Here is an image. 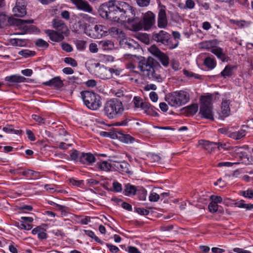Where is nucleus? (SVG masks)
I'll list each match as a JSON object with an SVG mask.
<instances>
[{
  "mask_svg": "<svg viewBox=\"0 0 253 253\" xmlns=\"http://www.w3.org/2000/svg\"><path fill=\"white\" fill-rule=\"evenodd\" d=\"M100 16L117 22H129L135 13L132 7L125 1H109L101 4L99 9Z\"/></svg>",
  "mask_w": 253,
  "mask_h": 253,
  "instance_id": "obj_1",
  "label": "nucleus"
},
{
  "mask_svg": "<svg viewBox=\"0 0 253 253\" xmlns=\"http://www.w3.org/2000/svg\"><path fill=\"white\" fill-rule=\"evenodd\" d=\"M125 108L122 101L117 98H111L104 103L102 112L108 119L112 120L121 116Z\"/></svg>",
  "mask_w": 253,
  "mask_h": 253,
  "instance_id": "obj_2",
  "label": "nucleus"
},
{
  "mask_svg": "<svg viewBox=\"0 0 253 253\" xmlns=\"http://www.w3.org/2000/svg\"><path fill=\"white\" fill-rule=\"evenodd\" d=\"M81 94L84 104L89 109L97 110L102 106L101 98L99 94L88 90L82 91Z\"/></svg>",
  "mask_w": 253,
  "mask_h": 253,
  "instance_id": "obj_3",
  "label": "nucleus"
},
{
  "mask_svg": "<svg viewBox=\"0 0 253 253\" xmlns=\"http://www.w3.org/2000/svg\"><path fill=\"white\" fill-rule=\"evenodd\" d=\"M212 95L209 93L201 97V103L199 112L202 118L212 121L214 119L212 112Z\"/></svg>",
  "mask_w": 253,
  "mask_h": 253,
  "instance_id": "obj_4",
  "label": "nucleus"
},
{
  "mask_svg": "<svg viewBox=\"0 0 253 253\" xmlns=\"http://www.w3.org/2000/svg\"><path fill=\"white\" fill-rule=\"evenodd\" d=\"M189 98L185 91H174L166 95L165 100L172 107H178L186 104Z\"/></svg>",
  "mask_w": 253,
  "mask_h": 253,
  "instance_id": "obj_5",
  "label": "nucleus"
},
{
  "mask_svg": "<svg viewBox=\"0 0 253 253\" xmlns=\"http://www.w3.org/2000/svg\"><path fill=\"white\" fill-rule=\"evenodd\" d=\"M71 159L82 164L91 165L96 161L95 156L91 153L81 152L73 149L70 154Z\"/></svg>",
  "mask_w": 253,
  "mask_h": 253,
  "instance_id": "obj_6",
  "label": "nucleus"
},
{
  "mask_svg": "<svg viewBox=\"0 0 253 253\" xmlns=\"http://www.w3.org/2000/svg\"><path fill=\"white\" fill-rule=\"evenodd\" d=\"M154 59L151 57L145 58L141 57L140 59L138 67L142 75L146 78L151 79L154 77Z\"/></svg>",
  "mask_w": 253,
  "mask_h": 253,
  "instance_id": "obj_7",
  "label": "nucleus"
},
{
  "mask_svg": "<svg viewBox=\"0 0 253 253\" xmlns=\"http://www.w3.org/2000/svg\"><path fill=\"white\" fill-rule=\"evenodd\" d=\"M170 36L167 32L161 30L158 33H154L152 35V39L157 42L168 45L169 48H175L177 46L178 43L176 42L174 45L169 44Z\"/></svg>",
  "mask_w": 253,
  "mask_h": 253,
  "instance_id": "obj_8",
  "label": "nucleus"
},
{
  "mask_svg": "<svg viewBox=\"0 0 253 253\" xmlns=\"http://www.w3.org/2000/svg\"><path fill=\"white\" fill-rule=\"evenodd\" d=\"M155 23V15L151 11H148L145 13L143 17L142 25L139 24L135 30H140L143 28L145 30H148L151 28V27Z\"/></svg>",
  "mask_w": 253,
  "mask_h": 253,
  "instance_id": "obj_9",
  "label": "nucleus"
},
{
  "mask_svg": "<svg viewBox=\"0 0 253 253\" xmlns=\"http://www.w3.org/2000/svg\"><path fill=\"white\" fill-rule=\"evenodd\" d=\"M205 48L208 49L222 62H227L228 61V57L223 52V49L219 46L213 45L212 42H206Z\"/></svg>",
  "mask_w": 253,
  "mask_h": 253,
  "instance_id": "obj_10",
  "label": "nucleus"
},
{
  "mask_svg": "<svg viewBox=\"0 0 253 253\" xmlns=\"http://www.w3.org/2000/svg\"><path fill=\"white\" fill-rule=\"evenodd\" d=\"M168 25V20L166 14V7L163 5H159V13L158 18V26L160 28H165Z\"/></svg>",
  "mask_w": 253,
  "mask_h": 253,
  "instance_id": "obj_11",
  "label": "nucleus"
},
{
  "mask_svg": "<svg viewBox=\"0 0 253 253\" xmlns=\"http://www.w3.org/2000/svg\"><path fill=\"white\" fill-rule=\"evenodd\" d=\"M53 27L58 32L65 36H67L69 32L68 27L61 19H54L52 22Z\"/></svg>",
  "mask_w": 253,
  "mask_h": 253,
  "instance_id": "obj_12",
  "label": "nucleus"
},
{
  "mask_svg": "<svg viewBox=\"0 0 253 253\" xmlns=\"http://www.w3.org/2000/svg\"><path fill=\"white\" fill-rule=\"evenodd\" d=\"M26 2L24 0H17L16 5L13 8L14 15L23 17L26 14Z\"/></svg>",
  "mask_w": 253,
  "mask_h": 253,
  "instance_id": "obj_13",
  "label": "nucleus"
},
{
  "mask_svg": "<svg viewBox=\"0 0 253 253\" xmlns=\"http://www.w3.org/2000/svg\"><path fill=\"white\" fill-rule=\"evenodd\" d=\"M113 167H114L116 170H118L122 174L131 173V171L129 170L130 165L126 161L115 162L113 164Z\"/></svg>",
  "mask_w": 253,
  "mask_h": 253,
  "instance_id": "obj_14",
  "label": "nucleus"
},
{
  "mask_svg": "<svg viewBox=\"0 0 253 253\" xmlns=\"http://www.w3.org/2000/svg\"><path fill=\"white\" fill-rule=\"evenodd\" d=\"M71 1L78 9L90 13H92L93 9L87 2L83 0H71Z\"/></svg>",
  "mask_w": 253,
  "mask_h": 253,
  "instance_id": "obj_15",
  "label": "nucleus"
},
{
  "mask_svg": "<svg viewBox=\"0 0 253 253\" xmlns=\"http://www.w3.org/2000/svg\"><path fill=\"white\" fill-rule=\"evenodd\" d=\"M45 33L51 41L55 42H60L63 41L65 36L58 32L52 30H46Z\"/></svg>",
  "mask_w": 253,
  "mask_h": 253,
  "instance_id": "obj_16",
  "label": "nucleus"
},
{
  "mask_svg": "<svg viewBox=\"0 0 253 253\" xmlns=\"http://www.w3.org/2000/svg\"><path fill=\"white\" fill-rule=\"evenodd\" d=\"M63 80H48L42 83L44 85L48 86L52 89H60L64 85Z\"/></svg>",
  "mask_w": 253,
  "mask_h": 253,
  "instance_id": "obj_17",
  "label": "nucleus"
},
{
  "mask_svg": "<svg viewBox=\"0 0 253 253\" xmlns=\"http://www.w3.org/2000/svg\"><path fill=\"white\" fill-rule=\"evenodd\" d=\"M22 175L27 178L32 179H38L41 177V172L30 169L23 170Z\"/></svg>",
  "mask_w": 253,
  "mask_h": 253,
  "instance_id": "obj_18",
  "label": "nucleus"
},
{
  "mask_svg": "<svg viewBox=\"0 0 253 253\" xmlns=\"http://www.w3.org/2000/svg\"><path fill=\"white\" fill-rule=\"evenodd\" d=\"M230 101L229 100L223 99L222 100L221 105V117H227L229 116L230 113Z\"/></svg>",
  "mask_w": 253,
  "mask_h": 253,
  "instance_id": "obj_19",
  "label": "nucleus"
},
{
  "mask_svg": "<svg viewBox=\"0 0 253 253\" xmlns=\"http://www.w3.org/2000/svg\"><path fill=\"white\" fill-rule=\"evenodd\" d=\"M132 102L135 108H141L143 110L147 108L149 105L148 102H143L141 98L139 96H135Z\"/></svg>",
  "mask_w": 253,
  "mask_h": 253,
  "instance_id": "obj_20",
  "label": "nucleus"
},
{
  "mask_svg": "<svg viewBox=\"0 0 253 253\" xmlns=\"http://www.w3.org/2000/svg\"><path fill=\"white\" fill-rule=\"evenodd\" d=\"M117 137L121 141L126 144L133 143L135 140V138L130 135L121 132H119Z\"/></svg>",
  "mask_w": 253,
  "mask_h": 253,
  "instance_id": "obj_21",
  "label": "nucleus"
},
{
  "mask_svg": "<svg viewBox=\"0 0 253 253\" xmlns=\"http://www.w3.org/2000/svg\"><path fill=\"white\" fill-rule=\"evenodd\" d=\"M136 187L134 185H131L130 183H127L125 185L124 194L127 196H131L134 195L137 193Z\"/></svg>",
  "mask_w": 253,
  "mask_h": 253,
  "instance_id": "obj_22",
  "label": "nucleus"
},
{
  "mask_svg": "<svg viewBox=\"0 0 253 253\" xmlns=\"http://www.w3.org/2000/svg\"><path fill=\"white\" fill-rule=\"evenodd\" d=\"M246 135L245 130L241 129L235 132H231L228 134V137L235 140H239L244 137Z\"/></svg>",
  "mask_w": 253,
  "mask_h": 253,
  "instance_id": "obj_23",
  "label": "nucleus"
},
{
  "mask_svg": "<svg viewBox=\"0 0 253 253\" xmlns=\"http://www.w3.org/2000/svg\"><path fill=\"white\" fill-rule=\"evenodd\" d=\"M123 42L124 47L130 49H135L139 47V44L132 39H126L123 41Z\"/></svg>",
  "mask_w": 253,
  "mask_h": 253,
  "instance_id": "obj_24",
  "label": "nucleus"
},
{
  "mask_svg": "<svg viewBox=\"0 0 253 253\" xmlns=\"http://www.w3.org/2000/svg\"><path fill=\"white\" fill-rule=\"evenodd\" d=\"M99 45L104 50H110L114 47V43L110 40H103L100 41Z\"/></svg>",
  "mask_w": 253,
  "mask_h": 253,
  "instance_id": "obj_25",
  "label": "nucleus"
},
{
  "mask_svg": "<svg viewBox=\"0 0 253 253\" xmlns=\"http://www.w3.org/2000/svg\"><path fill=\"white\" fill-rule=\"evenodd\" d=\"M97 167L101 170L108 171L111 169V168L113 167V165H112L107 161H103L97 162Z\"/></svg>",
  "mask_w": 253,
  "mask_h": 253,
  "instance_id": "obj_26",
  "label": "nucleus"
},
{
  "mask_svg": "<svg viewBox=\"0 0 253 253\" xmlns=\"http://www.w3.org/2000/svg\"><path fill=\"white\" fill-rule=\"evenodd\" d=\"M9 42L11 45L16 46H25L27 43L26 40L19 39H11Z\"/></svg>",
  "mask_w": 253,
  "mask_h": 253,
  "instance_id": "obj_27",
  "label": "nucleus"
},
{
  "mask_svg": "<svg viewBox=\"0 0 253 253\" xmlns=\"http://www.w3.org/2000/svg\"><path fill=\"white\" fill-rule=\"evenodd\" d=\"M148 107L146 109H144L145 112L151 116L157 117L159 116V114L157 113V111L158 110V109L156 108H155L154 106H152L150 103L148 102Z\"/></svg>",
  "mask_w": 253,
  "mask_h": 253,
  "instance_id": "obj_28",
  "label": "nucleus"
},
{
  "mask_svg": "<svg viewBox=\"0 0 253 253\" xmlns=\"http://www.w3.org/2000/svg\"><path fill=\"white\" fill-rule=\"evenodd\" d=\"M185 112L188 115H195L198 110L197 104H192L185 107Z\"/></svg>",
  "mask_w": 253,
  "mask_h": 253,
  "instance_id": "obj_29",
  "label": "nucleus"
},
{
  "mask_svg": "<svg viewBox=\"0 0 253 253\" xmlns=\"http://www.w3.org/2000/svg\"><path fill=\"white\" fill-rule=\"evenodd\" d=\"M84 232L86 235L92 238V239H94L97 243L101 245L103 244L104 242L101 241L97 236H96L95 235L94 232L92 231L89 230H84Z\"/></svg>",
  "mask_w": 253,
  "mask_h": 253,
  "instance_id": "obj_30",
  "label": "nucleus"
},
{
  "mask_svg": "<svg viewBox=\"0 0 253 253\" xmlns=\"http://www.w3.org/2000/svg\"><path fill=\"white\" fill-rule=\"evenodd\" d=\"M204 64L208 68L210 69H212L215 67L216 65V62L214 59L211 58V57H208L206 58H205L204 60Z\"/></svg>",
  "mask_w": 253,
  "mask_h": 253,
  "instance_id": "obj_31",
  "label": "nucleus"
},
{
  "mask_svg": "<svg viewBox=\"0 0 253 253\" xmlns=\"http://www.w3.org/2000/svg\"><path fill=\"white\" fill-rule=\"evenodd\" d=\"M94 30L97 33L96 36L97 37H101L106 35V28L102 25H98L94 27Z\"/></svg>",
  "mask_w": 253,
  "mask_h": 253,
  "instance_id": "obj_32",
  "label": "nucleus"
},
{
  "mask_svg": "<svg viewBox=\"0 0 253 253\" xmlns=\"http://www.w3.org/2000/svg\"><path fill=\"white\" fill-rule=\"evenodd\" d=\"M110 33H112L114 36H117L120 38H123L125 36L123 32L120 29L116 27H112L109 29Z\"/></svg>",
  "mask_w": 253,
  "mask_h": 253,
  "instance_id": "obj_33",
  "label": "nucleus"
},
{
  "mask_svg": "<svg viewBox=\"0 0 253 253\" xmlns=\"http://www.w3.org/2000/svg\"><path fill=\"white\" fill-rule=\"evenodd\" d=\"M234 23L240 28L248 27L251 24V22L245 20H236Z\"/></svg>",
  "mask_w": 253,
  "mask_h": 253,
  "instance_id": "obj_34",
  "label": "nucleus"
},
{
  "mask_svg": "<svg viewBox=\"0 0 253 253\" xmlns=\"http://www.w3.org/2000/svg\"><path fill=\"white\" fill-rule=\"evenodd\" d=\"M161 63L165 67H167L169 64V57L165 53L162 52L161 54L158 57Z\"/></svg>",
  "mask_w": 253,
  "mask_h": 253,
  "instance_id": "obj_35",
  "label": "nucleus"
},
{
  "mask_svg": "<svg viewBox=\"0 0 253 253\" xmlns=\"http://www.w3.org/2000/svg\"><path fill=\"white\" fill-rule=\"evenodd\" d=\"M2 130L7 133L13 132L16 134H20L22 132V130H15L13 129L12 125H8L6 126L3 127Z\"/></svg>",
  "mask_w": 253,
  "mask_h": 253,
  "instance_id": "obj_36",
  "label": "nucleus"
},
{
  "mask_svg": "<svg viewBox=\"0 0 253 253\" xmlns=\"http://www.w3.org/2000/svg\"><path fill=\"white\" fill-rule=\"evenodd\" d=\"M233 67L227 66L225 67L224 70L221 73L222 76L224 78L229 77L232 73Z\"/></svg>",
  "mask_w": 253,
  "mask_h": 253,
  "instance_id": "obj_37",
  "label": "nucleus"
},
{
  "mask_svg": "<svg viewBox=\"0 0 253 253\" xmlns=\"http://www.w3.org/2000/svg\"><path fill=\"white\" fill-rule=\"evenodd\" d=\"M18 53L23 57L27 58L30 56H34L35 54V52L28 49H24L19 51Z\"/></svg>",
  "mask_w": 253,
  "mask_h": 253,
  "instance_id": "obj_38",
  "label": "nucleus"
},
{
  "mask_svg": "<svg viewBox=\"0 0 253 253\" xmlns=\"http://www.w3.org/2000/svg\"><path fill=\"white\" fill-rule=\"evenodd\" d=\"M148 50L150 53H151L152 54H153L154 55L156 56L157 57L162 53V52L159 50V49L155 45L151 46L149 48Z\"/></svg>",
  "mask_w": 253,
  "mask_h": 253,
  "instance_id": "obj_39",
  "label": "nucleus"
},
{
  "mask_svg": "<svg viewBox=\"0 0 253 253\" xmlns=\"http://www.w3.org/2000/svg\"><path fill=\"white\" fill-rule=\"evenodd\" d=\"M70 182L73 185L79 187H83L84 185V181L83 180H79L74 178H71L70 179Z\"/></svg>",
  "mask_w": 253,
  "mask_h": 253,
  "instance_id": "obj_40",
  "label": "nucleus"
},
{
  "mask_svg": "<svg viewBox=\"0 0 253 253\" xmlns=\"http://www.w3.org/2000/svg\"><path fill=\"white\" fill-rule=\"evenodd\" d=\"M7 84L9 85H14L17 83L26 82L29 83H34L35 80H6Z\"/></svg>",
  "mask_w": 253,
  "mask_h": 253,
  "instance_id": "obj_41",
  "label": "nucleus"
},
{
  "mask_svg": "<svg viewBox=\"0 0 253 253\" xmlns=\"http://www.w3.org/2000/svg\"><path fill=\"white\" fill-rule=\"evenodd\" d=\"M75 44L77 48L81 51L84 50L86 47V42L84 41L78 40L76 41Z\"/></svg>",
  "mask_w": 253,
  "mask_h": 253,
  "instance_id": "obj_42",
  "label": "nucleus"
},
{
  "mask_svg": "<svg viewBox=\"0 0 253 253\" xmlns=\"http://www.w3.org/2000/svg\"><path fill=\"white\" fill-rule=\"evenodd\" d=\"M218 205L212 202H211L208 206V209L210 212L212 213L216 212L218 211Z\"/></svg>",
  "mask_w": 253,
  "mask_h": 253,
  "instance_id": "obj_43",
  "label": "nucleus"
},
{
  "mask_svg": "<svg viewBox=\"0 0 253 253\" xmlns=\"http://www.w3.org/2000/svg\"><path fill=\"white\" fill-rule=\"evenodd\" d=\"M32 118L37 122L39 125H42L45 123V119L38 115L33 114L32 115Z\"/></svg>",
  "mask_w": 253,
  "mask_h": 253,
  "instance_id": "obj_44",
  "label": "nucleus"
},
{
  "mask_svg": "<svg viewBox=\"0 0 253 253\" xmlns=\"http://www.w3.org/2000/svg\"><path fill=\"white\" fill-rule=\"evenodd\" d=\"M148 157L152 162H158L161 160V157L155 153H149Z\"/></svg>",
  "mask_w": 253,
  "mask_h": 253,
  "instance_id": "obj_45",
  "label": "nucleus"
},
{
  "mask_svg": "<svg viewBox=\"0 0 253 253\" xmlns=\"http://www.w3.org/2000/svg\"><path fill=\"white\" fill-rule=\"evenodd\" d=\"M135 211L141 215H147L149 214V211L142 208H135Z\"/></svg>",
  "mask_w": 253,
  "mask_h": 253,
  "instance_id": "obj_46",
  "label": "nucleus"
},
{
  "mask_svg": "<svg viewBox=\"0 0 253 253\" xmlns=\"http://www.w3.org/2000/svg\"><path fill=\"white\" fill-rule=\"evenodd\" d=\"M242 195L245 198L249 199L253 198V190L252 189H248L247 190L242 191Z\"/></svg>",
  "mask_w": 253,
  "mask_h": 253,
  "instance_id": "obj_47",
  "label": "nucleus"
},
{
  "mask_svg": "<svg viewBox=\"0 0 253 253\" xmlns=\"http://www.w3.org/2000/svg\"><path fill=\"white\" fill-rule=\"evenodd\" d=\"M113 191L120 192L122 191V186L119 182L115 181L113 183Z\"/></svg>",
  "mask_w": 253,
  "mask_h": 253,
  "instance_id": "obj_48",
  "label": "nucleus"
},
{
  "mask_svg": "<svg viewBox=\"0 0 253 253\" xmlns=\"http://www.w3.org/2000/svg\"><path fill=\"white\" fill-rule=\"evenodd\" d=\"M36 44L39 47L47 48L48 46V43L45 41L39 39L36 41Z\"/></svg>",
  "mask_w": 253,
  "mask_h": 253,
  "instance_id": "obj_49",
  "label": "nucleus"
},
{
  "mask_svg": "<svg viewBox=\"0 0 253 253\" xmlns=\"http://www.w3.org/2000/svg\"><path fill=\"white\" fill-rule=\"evenodd\" d=\"M86 185L88 187H93L95 185H97L99 184V182L93 178L87 179L86 180Z\"/></svg>",
  "mask_w": 253,
  "mask_h": 253,
  "instance_id": "obj_50",
  "label": "nucleus"
},
{
  "mask_svg": "<svg viewBox=\"0 0 253 253\" xmlns=\"http://www.w3.org/2000/svg\"><path fill=\"white\" fill-rule=\"evenodd\" d=\"M131 120L128 118H126L124 120L116 122L114 124V126H126L128 125V123Z\"/></svg>",
  "mask_w": 253,
  "mask_h": 253,
  "instance_id": "obj_51",
  "label": "nucleus"
},
{
  "mask_svg": "<svg viewBox=\"0 0 253 253\" xmlns=\"http://www.w3.org/2000/svg\"><path fill=\"white\" fill-rule=\"evenodd\" d=\"M64 62L73 67H76L78 65L77 61L73 58L71 57H66L64 59Z\"/></svg>",
  "mask_w": 253,
  "mask_h": 253,
  "instance_id": "obj_52",
  "label": "nucleus"
},
{
  "mask_svg": "<svg viewBox=\"0 0 253 253\" xmlns=\"http://www.w3.org/2000/svg\"><path fill=\"white\" fill-rule=\"evenodd\" d=\"M137 191L139 194V200L142 201L145 200L147 196V191L144 188H142L141 190Z\"/></svg>",
  "mask_w": 253,
  "mask_h": 253,
  "instance_id": "obj_53",
  "label": "nucleus"
},
{
  "mask_svg": "<svg viewBox=\"0 0 253 253\" xmlns=\"http://www.w3.org/2000/svg\"><path fill=\"white\" fill-rule=\"evenodd\" d=\"M160 198V196L156 193H151L149 197V200L151 202H157Z\"/></svg>",
  "mask_w": 253,
  "mask_h": 253,
  "instance_id": "obj_54",
  "label": "nucleus"
},
{
  "mask_svg": "<svg viewBox=\"0 0 253 253\" xmlns=\"http://www.w3.org/2000/svg\"><path fill=\"white\" fill-rule=\"evenodd\" d=\"M184 74L187 78H194L195 79L200 78V76L198 74H195L191 71H189L187 70L183 71Z\"/></svg>",
  "mask_w": 253,
  "mask_h": 253,
  "instance_id": "obj_55",
  "label": "nucleus"
},
{
  "mask_svg": "<svg viewBox=\"0 0 253 253\" xmlns=\"http://www.w3.org/2000/svg\"><path fill=\"white\" fill-rule=\"evenodd\" d=\"M18 210L19 212H25V211H31L33 210V207L30 205H25L23 206H21L19 207Z\"/></svg>",
  "mask_w": 253,
  "mask_h": 253,
  "instance_id": "obj_56",
  "label": "nucleus"
},
{
  "mask_svg": "<svg viewBox=\"0 0 253 253\" xmlns=\"http://www.w3.org/2000/svg\"><path fill=\"white\" fill-rule=\"evenodd\" d=\"M106 245L109 251L112 253H117L120 251L118 247L115 245L109 243H106Z\"/></svg>",
  "mask_w": 253,
  "mask_h": 253,
  "instance_id": "obj_57",
  "label": "nucleus"
},
{
  "mask_svg": "<svg viewBox=\"0 0 253 253\" xmlns=\"http://www.w3.org/2000/svg\"><path fill=\"white\" fill-rule=\"evenodd\" d=\"M239 163H231L229 162H219L217 164V167H232L234 164H237Z\"/></svg>",
  "mask_w": 253,
  "mask_h": 253,
  "instance_id": "obj_58",
  "label": "nucleus"
},
{
  "mask_svg": "<svg viewBox=\"0 0 253 253\" xmlns=\"http://www.w3.org/2000/svg\"><path fill=\"white\" fill-rule=\"evenodd\" d=\"M210 199L211 200V202L216 204L221 203L222 202V198L218 196L211 195L210 197Z\"/></svg>",
  "mask_w": 253,
  "mask_h": 253,
  "instance_id": "obj_59",
  "label": "nucleus"
},
{
  "mask_svg": "<svg viewBox=\"0 0 253 253\" xmlns=\"http://www.w3.org/2000/svg\"><path fill=\"white\" fill-rule=\"evenodd\" d=\"M138 39L145 43H148L149 42L148 36L146 34L139 35L138 36Z\"/></svg>",
  "mask_w": 253,
  "mask_h": 253,
  "instance_id": "obj_60",
  "label": "nucleus"
},
{
  "mask_svg": "<svg viewBox=\"0 0 253 253\" xmlns=\"http://www.w3.org/2000/svg\"><path fill=\"white\" fill-rule=\"evenodd\" d=\"M61 47L63 50L67 52H70L73 50V48L71 45L67 43H62Z\"/></svg>",
  "mask_w": 253,
  "mask_h": 253,
  "instance_id": "obj_61",
  "label": "nucleus"
},
{
  "mask_svg": "<svg viewBox=\"0 0 253 253\" xmlns=\"http://www.w3.org/2000/svg\"><path fill=\"white\" fill-rule=\"evenodd\" d=\"M150 2V0H136L137 4L140 7L147 6Z\"/></svg>",
  "mask_w": 253,
  "mask_h": 253,
  "instance_id": "obj_62",
  "label": "nucleus"
},
{
  "mask_svg": "<svg viewBox=\"0 0 253 253\" xmlns=\"http://www.w3.org/2000/svg\"><path fill=\"white\" fill-rule=\"evenodd\" d=\"M80 16L82 17V18L90 23H93L94 22L95 19L89 15L86 14H81Z\"/></svg>",
  "mask_w": 253,
  "mask_h": 253,
  "instance_id": "obj_63",
  "label": "nucleus"
},
{
  "mask_svg": "<svg viewBox=\"0 0 253 253\" xmlns=\"http://www.w3.org/2000/svg\"><path fill=\"white\" fill-rule=\"evenodd\" d=\"M128 253H141L138 249L133 246H129L127 248V250H126Z\"/></svg>",
  "mask_w": 253,
  "mask_h": 253,
  "instance_id": "obj_64",
  "label": "nucleus"
}]
</instances>
